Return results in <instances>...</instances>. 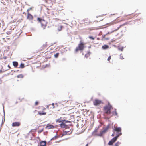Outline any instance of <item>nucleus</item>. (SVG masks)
Masks as SVG:
<instances>
[{
  "instance_id": "obj_19",
  "label": "nucleus",
  "mask_w": 146,
  "mask_h": 146,
  "mask_svg": "<svg viewBox=\"0 0 146 146\" xmlns=\"http://www.w3.org/2000/svg\"><path fill=\"white\" fill-rule=\"evenodd\" d=\"M47 45L46 44H44L42 47V49L44 50L45 48H47Z\"/></svg>"
},
{
  "instance_id": "obj_4",
  "label": "nucleus",
  "mask_w": 146,
  "mask_h": 146,
  "mask_svg": "<svg viewBox=\"0 0 146 146\" xmlns=\"http://www.w3.org/2000/svg\"><path fill=\"white\" fill-rule=\"evenodd\" d=\"M37 21L41 24V27L43 29H45L47 26V22L44 19L40 18H38Z\"/></svg>"
},
{
  "instance_id": "obj_23",
  "label": "nucleus",
  "mask_w": 146,
  "mask_h": 146,
  "mask_svg": "<svg viewBox=\"0 0 146 146\" xmlns=\"http://www.w3.org/2000/svg\"><path fill=\"white\" fill-rule=\"evenodd\" d=\"M24 67V65L23 64L21 63L20 65V67L19 68H23Z\"/></svg>"
},
{
  "instance_id": "obj_40",
  "label": "nucleus",
  "mask_w": 146,
  "mask_h": 146,
  "mask_svg": "<svg viewBox=\"0 0 146 146\" xmlns=\"http://www.w3.org/2000/svg\"><path fill=\"white\" fill-rule=\"evenodd\" d=\"M113 16V15H111L110 16V18H112Z\"/></svg>"
},
{
  "instance_id": "obj_8",
  "label": "nucleus",
  "mask_w": 146,
  "mask_h": 146,
  "mask_svg": "<svg viewBox=\"0 0 146 146\" xmlns=\"http://www.w3.org/2000/svg\"><path fill=\"white\" fill-rule=\"evenodd\" d=\"M33 17L32 15L30 13H28L27 14V19L29 20H32L33 19Z\"/></svg>"
},
{
  "instance_id": "obj_25",
  "label": "nucleus",
  "mask_w": 146,
  "mask_h": 146,
  "mask_svg": "<svg viewBox=\"0 0 146 146\" xmlns=\"http://www.w3.org/2000/svg\"><path fill=\"white\" fill-rule=\"evenodd\" d=\"M59 54V53H57L56 54H55L54 55V57L55 58H57Z\"/></svg>"
},
{
  "instance_id": "obj_21",
  "label": "nucleus",
  "mask_w": 146,
  "mask_h": 146,
  "mask_svg": "<svg viewBox=\"0 0 146 146\" xmlns=\"http://www.w3.org/2000/svg\"><path fill=\"white\" fill-rule=\"evenodd\" d=\"M24 77L23 75L22 74H20L19 75H18L17 76V77L18 78H23Z\"/></svg>"
},
{
  "instance_id": "obj_9",
  "label": "nucleus",
  "mask_w": 146,
  "mask_h": 146,
  "mask_svg": "<svg viewBox=\"0 0 146 146\" xmlns=\"http://www.w3.org/2000/svg\"><path fill=\"white\" fill-rule=\"evenodd\" d=\"M21 123L19 122H13L12 123V127H18L20 125Z\"/></svg>"
},
{
  "instance_id": "obj_41",
  "label": "nucleus",
  "mask_w": 146,
  "mask_h": 146,
  "mask_svg": "<svg viewBox=\"0 0 146 146\" xmlns=\"http://www.w3.org/2000/svg\"><path fill=\"white\" fill-rule=\"evenodd\" d=\"M109 39V38H106V40H108Z\"/></svg>"
},
{
  "instance_id": "obj_35",
  "label": "nucleus",
  "mask_w": 146,
  "mask_h": 146,
  "mask_svg": "<svg viewBox=\"0 0 146 146\" xmlns=\"http://www.w3.org/2000/svg\"><path fill=\"white\" fill-rule=\"evenodd\" d=\"M42 111H44L46 109V108L43 107H42Z\"/></svg>"
},
{
  "instance_id": "obj_3",
  "label": "nucleus",
  "mask_w": 146,
  "mask_h": 146,
  "mask_svg": "<svg viewBox=\"0 0 146 146\" xmlns=\"http://www.w3.org/2000/svg\"><path fill=\"white\" fill-rule=\"evenodd\" d=\"M52 105V108H56V110L57 111H59L60 109L62 108L61 106L62 105L60 103H56L55 104L54 103H53L52 104H50L48 105L47 108L48 109L50 108V106Z\"/></svg>"
},
{
  "instance_id": "obj_46",
  "label": "nucleus",
  "mask_w": 146,
  "mask_h": 146,
  "mask_svg": "<svg viewBox=\"0 0 146 146\" xmlns=\"http://www.w3.org/2000/svg\"><path fill=\"white\" fill-rule=\"evenodd\" d=\"M23 14H25V13H24V12H23Z\"/></svg>"
},
{
  "instance_id": "obj_17",
  "label": "nucleus",
  "mask_w": 146,
  "mask_h": 146,
  "mask_svg": "<svg viewBox=\"0 0 146 146\" xmlns=\"http://www.w3.org/2000/svg\"><path fill=\"white\" fill-rule=\"evenodd\" d=\"M13 66L15 67H17L18 65V63L17 62L14 61L13 62Z\"/></svg>"
},
{
  "instance_id": "obj_5",
  "label": "nucleus",
  "mask_w": 146,
  "mask_h": 146,
  "mask_svg": "<svg viewBox=\"0 0 146 146\" xmlns=\"http://www.w3.org/2000/svg\"><path fill=\"white\" fill-rule=\"evenodd\" d=\"M119 137V135H117L116 137L112 138L108 143V144L109 145H112L113 143L116 141Z\"/></svg>"
},
{
  "instance_id": "obj_13",
  "label": "nucleus",
  "mask_w": 146,
  "mask_h": 146,
  "mask_svg": "<svg viewBox=\"0 0 146 146\" xmlns=\"http://www.w3.org/2000/svg\"><path fill=\"white\" fill-rule=\"evenodd\" d=\"M57 30L58 31H60L62 30L63 27V26L61 25H58V26H57Z\"/></svg>"
},
{
  "instance_id": "obj_27",
  "label": "nucleus",
  "mask_w": 146,
  "mask_h": 146,
  "mask_svg": "<svg viewBox=\"0 0 146 146\" xmlns=\"http://www.w3.org/2000/svg\"><path fill=\"white\" fill-rule=\"evenodd\" d=\"M69 110L67 109V108H64L63 109V111H68Z\"/></svg>"
},
{
  "instance_id": "obj_26",
  "label": "nucleus",
  "mask_w": 146,
  "mask_h": 146,
  "mask_svg": "<svg viewBox=\"0 0 146 146\" xmlns=\"http://www.w3.org/2000/svg\"><path fill=\"white\" fill-rule=\"evenodd\" d=\"M90 55V54L89 53H88L87 54L85 55V56L87 58Z\"/></svg>"
},
{
  "instance_id": "obj_36",
  "label": "nucleus",
  "mask_w": 146,
  "mask_h": 146,
  "mask_svg": "<svg viewBox=\"0 0 146 146\" xmlns=\"http://www.w3.org/2000/svg\"><path fill=\"white\" fill-rule=\"evenodd\" d=\"M30 11V10H29V9H28L27 10V14H28V13H29V11Z\"/></svg>"
},
{
  "instance_id": "obj_44",
  "label": "nucleus",
  "mask_w": 146,
  "mask_h": 146,
  "mask_svg": "<svg viewBox=\"0 0 146 146\" xmlns=\"http://www.w3.org/2000/svg\"><path fill=\"white\" fill-rule=\"evenodd\" d=\"M65 114H66L65 113H63V115H65Z\"/></svg>"
},
{
  "instance_id": "obj_45",
  "label": "nucleus",
  "mask_w": 146,
  "mask_h": 146,
  "mask_svg": "<svg viewBox=\"0 0 146 146\" xmlns=\"http://www.w3.org/2000/svg\"><path fill=\"white\" fill-rule=\"evenodd\" d=\"M129 16V15H127V16Z\"/></svg>"
},
{
  "instance_id": "obj_16",
  "label": "nucleus",
  "mask_w": 146,
  "mask_h": 146,
  "mask_svg": "<svg viewBox=\"0 0 146 146\" xmlns=\"http://www.w3.org/2000/svg\"><path fill=\"white\" fill-rule=\"evenodd\" d=\"M54 126L52 125H48L46 127V128L47 129H52L54 128Z\"/></svg>"
},
{
  "instance_id": "obj_37",
  "label": "nucleus",
  "mask_w": 146,
  "mask_h": 146,
  "mask_svg": "<svg viewBox=\"0 0 146 146\" xmlns=\"http://www.w3.org/2000/svg\"><path fill=\"white\" fill-rule=\"evenodd\" d=\"M36 130V129H32L31 130V132H33V131H35Z\"/></svg>"
},
{
  "instance_id": "obj_33",
  "label": "nucleus",
  "mask_w": 146,
  "mask_h": 146,
  "mask_svg": "<svg viewBox=\"0 0 146 146\" xmlns=\"http://www.w3.org/2000/svg\"><path fill=\"white\" fill-rule=\"evenodd\" d=\"M111 56H110L108 58V59H107L108 60V61H109L111 59Z\"/></svg>"
},
{
  "instance_id": "obj_22",
  "label": "nucleus",
  "mask_w": 146,
  "mask_h": 146,
  "mask_svg": "<svg viewBox=\"0 0 146 146\" xmlns=\"http://www.w3.org/2000/svg\"><path fill=\"white\" fill-rule=\"evenodd\" d=\"M68 131H65L62 134V136L61 137H62V136L66 135L67 134H68Z\"/></svg>"
},
{
  "instance_id": "obj_14",
  "label": "nucleus",
  "mask_w": 146,
  "mask_h": 146,
  "mask_svg": "<svg viewBox=\"0 0 146 146\" xmlns=\"http://www.w3.org/2000/svg\"><path fill=\"white\" fill-rule=\"evenodd\" d=\"M123 25H120L119 27H118L117 28L114 30L113 31H111V32H108L105 35V36H106L108 34H110V33H113V32L115 31H116L118 29H119V28L121 27V26H122Z\"/></svg>"
},
{
  "instance_id": "obj_38",
  "label": "nucleus",
  "mask_w": 146,
  "mask_h": 146,
  "mask_svg": "<svg viewBox=\"0 0 146 146\" xmlns=\"http://www.w3.org/2000/svg\"><path fill=\"white\" fill-rule=\"evenodd\" d=\"M29 9V10H32V8L31 7V8H29V9Z\"/></svg>"
},
{
  "instance_id": "obj_12",
  "label": "nucleus",
  "mask_w": 146,
  "mask_h": 146,
  "mask_svg": "<svg viewBox=\"0 0 146 146\" xmlns=\"http://www.w3.org/2000/svg\"><path fill=\"white\" fill-rule=\"evenodd\" d=\"M46 144V142L44 141H42L40 143V146H45Z\"/></svg>"
},
{
  "instance_id": "obj_1",
  "label": "nucleus",
  "mask_w": 146,
  "mask_h": 146,
  "mask_svg": "<svg viewBox=\"0 0 146 146\" xmlns=\"http://www.w3.org/2000/svg\"><path fill=\"white\" fill-rule=\"evenodd\" d=\"M113 108L112 106L108 102V105H106L103 108L104 110L105 113L108 115H110L111 113V110ZM112 115L111 117L114 115H117V113L116 111V110L114 109L113 111L111 112Z\"/></svg>"
},
{
  "instance_id": "obj_42",
  "label": "nucleus",
  "mask_w": 146,
  "mask_h": 146,
  "mask_svg": "<svg viewBox=\"0 0 146 146\" xmlns=\"http://www.w3.org/2000/svg\"><path fill=\"white\" fill-rule=\"evenodd\" d=\"M114 136V135L113 134H112V136Z\"/></svg>"
},
{
  "instance_id": "obj_39",
  "label": "nucleus",
  "mask_w": 146,
  "mask_h": 146,
  "mask_svg": "<svg viewBox=\"0 0 146 146\" xmlns=\"http://www.w3.org/2000/svg\"><path fill=\"white\" fill-rule=\"evenodd\" d=\"M134 16H133V15L132 16H131V17L130 19H131V18H132Z\"/></svg>"
},
{
  "instance_id": "obj_2",
  "label": "nucleus",
  "mask_w": 146,
  "mask_h": 146,
  "mask_svg": "<svg viewBox=\"0 0 146 146\" xmlns=\"http://www.w3.org/2000/svg\"><path fill=\"white\" fill-rule=\"evenodd\" d=\"M86 44L84 42L80 41L78 44V46L75 49V53H77L79 50L82 51L86 47L85 46Z\"/></svg>"
},
{
  "instance_id": "obj_10",
  "label": "nucleus",
  "mask_w": 146,
  "mask_h": 146,
  "mask_svg": "<svg viewBox=\"0 0 146 146\" xmlns=\"http://www.w3.org/2000/svg\"><path fill=\"white\" fill-rule=\"evenodd\" d=\"M46 112H44V111H38V114L40 115H46Z\"/></svg>"
},
{
  "instance_id": "obj_11",
  "label": "nucleus",
  "mask_w": 146,
  "mask_h": 146,
  "mask_svg": "<svg viewBox=\"0 0 146 146\" xmlns=\"http://www.w3.org/2000/svg\"><path fill=\"white\" fill-rule=\"evenodd\" d=\"M66 121L64 122L63 123H62L60 125V127L62 128H64L66 126V125L65 124V123H66Z\"/></svg>"
},
{
  "instance_id": "obj_7",
  "label": "nucleus",
  "mask_w": 146,
  "mask_h": 146,
  "mask_svg": "<svg viewBox=\"0 0 146 146\" xmlns=\"http://www.w3.org/2000/svg\"><path fill=\"white\" fill-rule=\"evenodd\" d=\"M93 104L95 106H97L101 104L102 102V101L98 99H95L93 102Z\"/></svg>"
},
{
  "instance_id": "obj_18",
  "label": "nucleus",
  "mask_w": 146,
  "mask_h": 146,
  "mask_svg": "<svg viewBox=\"0 0 146 146\" xmlns=\"http://www.w3.org/2000/svg\"><path fill=\"white\" fill-rule=\"evenodd\" d=\"M105 132V130H103L101 131L100 132V133L99 134L97 135L98 136H102L103 134Z\"/></svg>"
},
{
  "instance_id": "obj_6",
  "label": "nucleus",
  "mask_w": 146,
  "mask_h": 146,
  "mask_svg": "<svg viewBox=\"0 0 146 146\" xmlns=\"http://www.w3.org/2000/svg\"><path fill=\"white\" fill-rule=\"evenodd\" d=\"M114 130L118 133V135H119V136L121 135V128L120 127H115Z\"/></svg>"
},
{
  "instance_id": "obj_20",
  "label": "nucleus",
  "mask_w": 146,
  "mask_h": 146,
  "mask_svg": "<svg viewBox=\"0 0 146 146\" xmlns=\"http://www.w3.org/2000/svg\"><path fill=\"white\" fill-rule=\"evenodd\" d=\"M102 48L104 49H106L108 48L109 46L108 45H105L103 46Z\"/></svg>"
},
{
  "instance_id": "obj_34",
  "label": "nucleus",
  "mask_w": 146,
  "mask_h": 146,
  "mask_svg": "<svg viewBox=\"0 0 146 146\" xmlns=\"http://www.w3.org/2000/svg\"><path fill=\"white\" fill-rule=\"evenodd\" d=\"M43 130V129H42L41 130H39L38 131V132L39 133H41V132H42Z\"/></svg>"
},
{
  "instance_id": "obj_43",
  "label": "nucleus",
  "mask_w": 146,
  "mask_h": 146,
  "mask_svg": "<svg viewBox=\"0 0 146 146\" xmlns=\"http://www.w3.org/2000/svg\"><path fill=\"white\" fill-rule=\"evenodd\" d=\"M88 146V144H87L86 145V146Z\"/></svg>"
},
{
  "instance_id": "obj_15",
  "label": "nucleus",
  "mask_w": 146,
  "mask_h": 146,
  "mask_svg": "<svg viewBox=\"0 0 146 146\" xmlns=\"http://www.w3.org/2000/svg\"><path fill=\"white\" fill-rule=\"evenodd\" d=\"M56 122H58V123H63L65 121V120H62V119L61 118H60L59 119H57L56 121Z\"/></svg>"
},
{
  "instance_id": "obj_32",
  "label": "nucleus",
  "mask_w": 146,
  "mask_h": 146,
  "mask_svg": "<svg viewBox=\"0 0 146 146\" xmlns=\"http://www.w3.org/2000/svg\"><path fill=\"white\" fill-rule=\"evenodd\" d=\"M115 23H115L114 21H113L111 22L110 23L111 25H112L114 24H115Z\"/></svg>"
},
{
  "instance_id": "obj_30",
  "label": "nucleus",
  "mask_w": 146,
  "mask_h": 146,
  "mask_svg": "<svg viewBox=\"0 0 146 146\" xmlns=\"http://www.w3.org/2000/svg\"><path fill=\"white\" fill-rule=\"evenodd\" d=\"M89 38L90 39H92L93 40H94V38H93L92 36H89Z\"/></svg>"
},
{
  "instance_id": "obj_29",
  "label": "nucleus",
  "mask_w": 146,
  "mask_h": 146,
  "mask_svg": "<svg viewBox=\"0 0 146 146\" xmlns=\"http://www.w3.org/2000/svg\"><path fill=\"white\" fill-rule=\"evenodd\" d=\"M97 131H98V129H95L94 131L93 132V133L94 134V135H96V134H95V133H96V132H97Z\"/></svg>"
},
{
  "instance_id": "obj_31",
  "label": "nucleus",
  "mask_w": 146,
  "mask_h": 146,
  "mask_svg": "<svg viewBox=\"0 0 146 146\" xmlns=\"http://www.w3.org/2000/svg\"><path fill=\"white\" fill-rule=\"evenodd\" d=\"M38 102L37 101H36L35 102V106H37V105H38Z\"/></svg>"
},
{
  "instance_id": "obj_28",
  "label": "nucleus",
  "mask_w": 146,
  "mask_h": 146,
  "mask_svg": "<svg viewBox=\"0 0 146 146\" xmlns=\"http://www.w3.org/2000/svg\"><path fill=\"white\" fill-rule=\"evenodd\" d=\"M120 58L121 59H123L124 58L122 54H121L120 56Z\"/></svg>"
},
{
  "instance_id": "obj_24",
  "label": "nucleus",
  "mask_w": 146,
  "mask_h": 146,
  "mask_svg": "<svg viewBox=\"0 0 146 146\" xmlns=\"http://www.w3.org/2000/svg\"><path fill=\"white\" fill-rule=\"evenodd\" d=\"M121 144V143L118 141L115 144L114 146H119V145Z\"/></svg>"
}]
</instances>
